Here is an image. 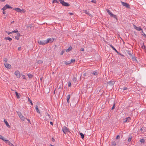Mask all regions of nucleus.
<instances>
[{
    "label": "nucleus",
    "instance_id": "f257e3e1",
    "mask_svg": "<svg viewBox=\"0 0 146 146\" xmlns=\"http://www.w3.org/2000/svg\"><path fill=\"white\" fill-rule=\"evenodd\" d=\"M61 4L63 5L66 7H68L70 6V5L68 3L65 2L64 1L62 0H58Z\"/></svg>",
    "mask_w": 146,
    "mask_h": 146
},
{
    "label": "nucleus",
    "instance_id": "f03ea898",
    "mask_svg": "<svg viewBox=\"0 0 146 146\" xmlns=\"http://www.w3.org/2000/svg\"><path fill=\"white\" fill-rule=\"evenodd\" d=\"M62 130L65 134H66L67 132H70L69 129L65 126H64L62 128Z\"/></svg>",
    "mask_w": 146,
    "mask_h": 146
},
{
    "label": "nucleus",
    "instance_id": "7ed1b4c3",
    "mask_svg": "<svg viewBox=\"0 0 146 146\" xmlns=\"http://www.w3.org/2000/svg\"><path fill=\"white\" fill-rule=\"evenodd\" d=\"M114 82L113 81H110L108 82V84L107 86H110L111 88H113V85L114 84Z\"/></svg>",
    "mask_w": 146,
    "mask_h": 146
},
{
    "label": "nucleus",
    "instance_id": "20e7f679",
    "mask_svg": "<svg viewBox=\"0 0 146 146\" xmlns=\"http://www.w3.org/2000/svg\"><path fill=\"white\" fill-rule=\"evenodd\" d=\"M46 40H40L38 41V44L40 45H45V44H46L47 43H46Z\"/></svg>",
    "mask_w": 146,
    "mask_h": 146
},
{
    "label": "nucleus",
    "instance_id": "39448f33",
    "mask_svg": "<svg viewBox=\"0 0 146 146\" xmlns=\"http://www.w3.org/2000/svg\"><path fill=\"white\" fill-rule=\"evenodd\" d=\"M121 2L122 3V4L123 6H125L127 8H130V5L129 4L123 2L121 1Z\"/></svg>",
    "mask_w": 146,
    "mask_h": 146
},
{
    "label": "nucleus",
    "instance_id": "423d86ee",
    "mask_svg": "<svg viewBox=\"0 0 146 146\" xmlns=\"http://www.w3.org/2000/svg\"><path fill=\"white\" fill-rule=\"evenodd\" d=\"M15 74L16 76L18 78H19L21 76V74L19 72L18 70L15 71Z\"/></svg>",
    "mask_w": 146,
    "mask_h": 146
},
{
    "label": "nucleus",
    "instance_id": "0eeeda50",
    "mask_svg": "<svg viewBox=\"0 0 146 146\" xmlns=\"http://www.w3.org/2000/svg\"><path fill=\"white\" fill-rule=\"evenodd\" d=\"M4 65L5 66V67H6V68H8L9 69H10L11 68V65L8 64L7 63H4Z\"/></svg>",
    "mask_w": 146,
    "mask_h": 146
},
{
    "label": "nucleus",
    "instance_id": "6e6552de",
    "mask_svg": "<svg viewBox=\"0 0 146 146\" xmlns=\"http://www.w3.org/2000/svg\"><path fill=\"white\" fill-rule=\"evenodd\" d=\"M54 39L53 38H48L46 40V43H48V42H52L53 41Z\"/></svg>",
    "mask_w": 146,
    "mask_h": 146
},
{
    "label": "nucleus",
    "instance_id": "1a4fd4ad",
    "mask_svg": "<svg viewBox=\"0 0 146 146\" xmlns=\"http://www.w3.org/2000/svg\"><path fill=\"white\" fill-rule=\"evenodd\" d=\"M131 118L130 117H127L124 120L123 122L126 123V122H128L129 121L131 120Z\"/></svg>",
    "mask_w": 146,
    "mask_h": 146
},
{
    "label": "nucleus",
    "instance_id": "9d476101",
    "mask_svg": "<svg viewBox=\"0 0 146 146\" xmlns=\"http://www.w3.org/2000/svg\"><path fill=\"white\" fill-rule=\"evenodd\" d=\"M110 46L111 47V48H112V49L113 50H115V52H117L119 54L121 55V54L120 53H119V52H118V51H117L115 49V48H114V47L111 44L110 45Z\"/></svg>",
    "mask_w": 146,
    "mask_h": 146
},
{
    "label": "nucleus",
    "instance_id": "9b49d317",
    "mask_svg": "<svg viewBox=\"0 0 146 146\" xmlns=\"http://www.w3.org/2000/svg\"><path fill=\"white\" fill-rule=\"evenodd\" d=\"M45 115L46 116H48V117H47L46 118L45 117V118L44 119L45 120H48L49 119H50V115L47 112H46Z\"/></svg>",
    "mask_w": 146,
    "mask_h": 146
},
{
    "label": "nucleus",
    "instance_id": "f8f14e48",
    "mask_svg": "<svg viewBox=\"0 0 146 146\" xmlns=\"http://www.w3.org/2000/svg\"><path fill=\"white\" fill-rule=\"evenodd\" d=\"M134 28L135 29L138 31H140L141 30H142V29H141L140 27H137L135 25L134 26Z\"/></svg>",
    "mask_w": 146,
    "mask_h": 146
},
{
    "label": "nucleus",
    "instance_id": "ddd939ff",
    "mask_svg": "<svg viewBox=\"0 0 146 146\" xmlns=\"http://www.w3.org/2000/svg\"><path fill=\"white\" fill-rule=\"evenodd\" d=\"M4 122L5 123V124L6 125V126L7 127H8L9 128H10L11 127L9 124L8 122L6 120H5V119H4Z\"/></svg>",
    "mask_w": 146,
    "mask_h": 146
},
{
    "label": "nucleus",
    "instance_id": "4468645a",
    "mask_svg": "<svg viewBox=\"0 0 146 146\" xmlns=\"http://www.w3.org/2000/svg\"><path fill=\"white\" fill-rule=\"evenodd\" d=\"M35 108L37 112L39 113H40V112L39 110L38 106L37 105H36Z\"/></svg>",
    "mask_w": 146,
    "mask_h": 146
},
{
    "label": "nucleus",
    "instance_id": "2eb2a0df",
    "mask_svg": "<svg viewBox=\"0 0 146 146\" xmlns=\"http://www.w3.org/2000/svg\"><path fill=\"white\" fill-rule=\"evenodd\" d=\"M70 97V94L68 95L66 97L67 102L69 103V99Z\"/></svg>",
    "mask_w": 146,
    "mask_h": 146
},
{
    "label": "nucleus",
    "instance_id": "dca6fc26",
    "mask_svg": "<svg viewBox=\"0 0 146 146\" xmlns=\"http://www.w3.org/2000/svg\"><path fill=\"white\" fill-rule=\"evenodd\" d=\"M15 94L16 96V97L18 99H19L20 98V94L18 93L17 92H15Z\"/></svg>",
    "mask_w": 146,
    "mask_h": 146
},
{
    "label": "nucleus",
    "instance_id": "f3484780",
    "mask_svg": "<svg viewBox=\"0 0 146 146\" xmlns=\"http://www.w3.org/2000/svg\"><path fill=\"white\" fill-rule=\"evenodd\" d=\"M106 10L110 16H111V15H112V13L108 9H106Z\"/></svg>",
    "mask_w": 146,
    "mask_h": 146
},
{
    "label": "nucleus",
    "instance_id": "a211bd4d",
    "mask_svg": "<svg viewBox=\"0 0 146 146\" xmlns=\"http://www.w3.org/2000/svg\"><path fill=\"white\" fill-rule=\"evenodd\" d=\"M15 11L18 12H21V9L19 8H15L14 9Z\"/></svg>",
    "mask_w": 146,
    "mask_h": 146
},
{
    "label": "nucleus",
    "instance_id": "6ab92c4d",
    "mask_svg": "<svg viewBox=\"0 0 146 146\" xmlns=\"http://www.w3.org/2000/svg\"><path fill=\"white\" fill-rule=\"evenodd\" d=\"M5 40H9V41H11L12 40V39L11 38L9 37L8 36L7 37H5Z\"/></svg>",
    "mask_w": 146,
    "mask_h": 146
},
{
    "label": "nucleus",
    "instance_id": "aec40b11",
    "mask_svg": "<svg viewBox=\"0 0 146 146\" xmlns=\"http://www.w3.org/2000/svg\"><path fill=\"white\" fill-rule=\"evenodd\" d=\"M20 118L21 119V120L24 121H25V119H26V118H25L23 115H21V116H20Z\"/></svg>",
    "mask_w": 146,
    "mask_h": 146
},
{
    "label": "nucleus",
    "instance_id": "412c9836",
    "mask_svg": "<svg viewBox=\"0 0 146 146\" xmlns=\"http://www.w3.org/2000/svg\"><path fill=\"white\" fill-rule=\"evenodd\" d=\"M131 59H132V60L133 61H136V62H137V60L136 59V58L135 57L132 56V57L131 58Z\"/></svg>",
    "mask_w": 146,
    "mask_h": 146
},
{
    "label": "nucleus",
    "instance_id": "4be33fe9",
    "mask_svg": "<svg viewBox=\"0 0 146 146\" xmlns=\"http://www.w3.org/2000/svg\"><path fill=\"white\" fill-rule=\"evenodd\" d=\"M92 74L95 75H97L98 74V72L97 71H93Z\"/></svg>",
    "mask_w": 146,
    "mask_h": 146
},
{
    "label": "nucleus",
    "instance_id": "5701e85b",
    "mask_svg": "<svg viewBox=\"0 0 146 146\" xmlns=\"http://www.w3.org/2000/svg\"><path fill=\"white\" fill-rule=\"evenodd\" d=\"M83 11V12L86 13V14L88 15L89 16H90L91 15V14L89 13V11H88L87 10H84Z\"/></svg>",
    "mask_w": 146,
    "mask_h": 146
},
{
    "label": "nucleus",
    "instance_id": "b1692460",
    "mask_svg": "<svg viewBox=\"0 0 146 146\" xmlns=\"http://www.w3.org/2000/svg\"><path fill=\"white\" fill-rule=\"evenodd\" d=\"M72 48V47L71 46H70L68 49H66V51L67 52H68L70 51L71 50Z\"/></svg>",
    "mask_w": 146,
    "mask_h": 146
},
{
    "label": "nucleus",
    "instance_id": "393cba45",
    "mask_svg": "<svg viewBox=\"0 0 146 146\" xmlns=\"http://www.w3.org/2000/svg\"><path fill=\"white\" fill-rule=\"evenodd\" d=\"M110 16L112 17H113V18L116 19L117 20V17L116 15H114L112 14V15H111Z\"/></svg>",
    "mask_w": 146,
    "mask_h": 146
},
{
    "label": "nucleus",
    "instance_id": "a878e982",
    "mask_svg": "<svg viewBox=\"0 0 146 146\" xmlns=\"http://www.w3.org/2000/svg\"><path fill=\"white\" fill-rule=\"evenodd\" d=\"M64 63L66 65H68L69 64L71 63V62H70V61H65Z\"/></svg>",
    "mask_w": 146,
    "mask_h": 146
},
{
    "label": "nucleus",
    "instance_id": "bb28decb",
    "mask_svg": "<svg viewBox=\"0 0 146 146\" xmlns=\"http://www.w3.org/2000/svg\"><path fill=\"white\" fill-rule=\"evenodd\" d=\"M3 141H5V143H6V144H8V145H9V144L10 143L9 141L8 140H6L4 139V140Z\"/></svg>",
    "mask_w": 146,
    "mask_h": 146
},
{
    "label": "nucleus",
    "instance_id": "cd10ccee",
    "mask_svg": "<svg viewBox=\"0 0 146 146\" xmlns=\"http://www.w3.org/2000/svg\"><path fill=\"white\" fill-rule=\"evenodd\" d=\"M80 135L81 136V137L82 139H83L84 138V135L82 133H80Z\"/></svg>",
    "mask_w": 146,
    "mask_h": 146
},
{
    "label": "nucleus",
    "instance_id": "c85d7f7f",
    "mask_svg": "<svg viewBox=\"0 0 146 146\" xmlns=\"http://www.w3.org/2000/svg\"><path fill=\"white\" fill-rule=\"evenodd\" d=\"M7 9V6L6 5L2 9V10H5L6 9Z\"/></svg>",
    "mask_w": 146,
    "mask_h": 146
},
{
    "label": "nucleus",
    "instance_id": "c756f323",
    "mask_svg": "<svg viewBox=\"0 0 146 146\" xmlns=\"http://www.w3.org/2000/svg\"><path fill=\"white\" fill-rule=\"evenodd\" d=\"M112 144L113 145L115 146L116 145V143L115 141H112L111 142Z\"/></svg>",
    "mask_w": 146,
    "mask_h": 146
},
{
    "label": "nucleus",
    "instance_id": "7c9ffc66",
    "mask_svg": "<svg viewBox=\"0 0 146 146\" xmlns=\"http://www.w3.org/2000/svg\"><path fill=\"white\" fill-rule=\"evenodd\" d=\"M139 141L141 143H144L145 142V140L144 139H141Z\"/></svg>",
    "mask_w": 146,
    "mask_h": 146
},
{
    "label": "nucleus",
    "instance_id": "2f4dec72",
    "mask_svg": "<svg viewBox=\"0 0 146 146\" xmlns=\"http://www.w3.org/2000/svg\"><path fill=\"white\" fill-rule=\"evenodd\" d=\"M128 53L130 57L132 56H133L132 53L130 51H128Z\"/></svg>",
    "mask_w": 146,
    "mask_h": 146
},
{
    "label": "nucleus",
    "instance_id": "473e14b6",
    "mask_svg": "<svg viewBox=\"0 0 146 146\" xmlns=\"http://www.w3.org/2000/svg\"><path fill=\"white\" fill-rule=\"evenodd\" d=\"M28 101L30 103L31 105H33V104L32 103V101L29 98H28Z\"/></svg>",
    "mask_w": 146,
    "mask_h": 146
},
{
    "label": "nucleus",
    "instance_id": "72a5a7b5",
    "mask_svg": "<svg viewBox=\"0 0 146 146\" xmlns=\"http://www.w3.org/2000/svg\"><path fill=\"white\" fill-rule=\"evenodd\" d=\"M43 62L41 60H39L37 61V63L38 64H41L43 63Z\"/></svg>",
    "mask_w": 146,
    "mask_h": 146
},
{
    "label": "nucleus",
    "instance_id": "f704fd0d",
    "mask_svg": "<svg viewBox=\"0 0 146 146\" xmlns=\"http://www.w3.org/2000/svg\"><path fill=\"white\" fill-rule=\"evenodd\" d=\"M77 79L76 77H74L73 78V81L75 83L77 82Z\"/></svg>",
    "mask_w": 146,
    "mask_h": 146
},
{
    "label": "nucleus",
    "instance_id": "c9c22d12",
    "mask_svg": "<svg viewBox=\"0 0 146 146\" xmlns=\"http://www.w3.org/2000/svg\"><path fill=\"white\" fill-rule=\"evenodd\" d=\"M28 76L29 78H32L33 77V75L30 74H28Z\"/></svg>",
    "mask_w": 146,
    "mask_h": 146
},
{
    "label": "nucleus",
    "instance_id": "e433bc0d",
    "mask_svg": "<svg viewBox=\"0 0 146 146\" xmlns=\"http://www.w3.org/2000/svg\"><path fill=\"white\" fill-rule=\"evenodd\" d=\"M6 5L7 7V9L8 8H9V9H12V7L11 6H10L9 5H7V4Z\"/></svg>",
    "mask_w": 146,
    "mask_h": 146
},
{
    "label": "nucleus",
    "instance_id": "4c0bfd02",
    "mask_svg": "<svg viewBox=\"0 0 146 146\" xmlns=\"http://www.w3.org/2000/svg\"><path fill=\"white\" fill-rule=\"evenodd\" d=\"M0 139H1L3 140H4V138L1 135H0Z\"/></svg>",
    "mask_w": 146,
    "mask_h": 146
},
{
    "label": "nucleus",
    "instance_id": "58836bf2",
    "mask_svg": "<svg viewBox=\"0 0 146 146\" xmlns=\"http://www.w3.org/2000/svg\"><path fill=\"white\" fill-rule=\"evenodd\" d=\"M75 61V60L74 59H72L70 61V62H71V63H74Z\"/></svg>",
    "mask_w": 146,
    "mask_h": 146
},
{
    "label": "nucleus",
    "instance_id": "ea45409f",
    "mask_svg": "<svg viewBox=\"0 0 146 146\" xmlns=\"http://www.w3.org/2000/svg\"><path fill=\"white\" fill-rule=\"evenodd\" d=\"M20 13H24L26 11L24 9H21Z\"/></svg>",
    "mask_w": 146,
    "mask_h": 146
},
{
    "label": "nucleus",
    "instance_id": "a19ab883",
    "mask_svg": "<svg viewBox=\"0 0 146 146\" xmlns=\"http://www.w3.org/2000/svg\"><path fill=\"white\" fill-rule=\"evenodd\" d=\"M17 113H18V114L19 117H20V116H21V115H22L21 113L20 112H18Z\"/></svg>",
    "mask_w": 146,
    "mask_h": 146
},
{
    "label": "nucleus",
    "instance_id": "79ce46f5",
    "mask_svg": "<svg viewBox=\"0 0 146 146\" xmlns=\"http://www.w3.org/2000/svg\"><path fill=\"white\" fill-rule=\"evenodd\" d=\"M18 30L17 29H16V30H15L14 31H13L12 32V33H18Z\"/></svg>",
    "mask_w": 146,
    "mask_h": 146
},
{
    "label": "nucleus",
    "instance_id": "37998d69",
    "mask_svg": "<svg viewBox=\"0 0 146 146\" xmlns=\"http://www.w3.org/2000/svg\"><path fill=\"white\" fill-rule=\"evenodd\" d=\"M62 87L61 86V85H60L59 87H58V90L61 89V90H60V91H61L62 89Z\"/></svg>",
    "mask_w": 146,
    "mask_h": 146
},
{
    "label": "nucleus",
    "instance_id": "c03bdc74",
    "mask_svg": "<svg viewBox=\"0 0 146 146\" xmlns=\"http://www.w3.org/2000/svg\"><path fill=\"white\" fill-rule=\"evenodd\" d=\"M71 85V83L70 82H69L68 83V87H70Z\"/></svg>",
    "mask_w": 146,
    "mask_h": 146
},
{
    "label": "nucleus",
    "instance_id": "a18cd8bd",
    "mask_svg": "<svg viewBox=\"0 0 146 146\" xmlns=\"http://www.w3.org/2000/svg\"><path fill=\"white\" fill-rule=\"evenodd\" d=\"M15 38L16 40H18L19 39V36H15Z\"/></svg>",
    "mask_w": 146,
    "mask_h": 146
},
{
    "label": "nucleus",
    "instance_id": "49530a36",
    "mask_svg": "<svg viewBox=\"0 0 146 146\" xmlns=\"http://www.w3.org/2000/svg\"><path fill=\"white\" fill-rule=\"evenodd\" d=\"M122 89L123 90H125L127 89V88L126 87H123Z\"/></svg>",
    "mask_w": 146,
    "mask_h": 146
},
{
    "label": "nucleus",
    "instance_id": "de8ad7c7",
    "mask_svg": "<svg viewBox=\"0 0 146 146\" xmlns=\"http://www.w3.org/2000/svg\"><path fill=\"white\" fill-rule=\"evenodd\" d=\"M92 2L94 3H96V1L95 0H92L91 1Z\"/></svg>",
    "mask_w": 146,
    "mask_h": 146
},
{
    "label": "nucleus",
    "instance_id": "09e8293b",
    "mask_svg": "<svg viewBox=\"0 0 146 146\" xmlns=\"http://www.w3.org/2000/svg\"><path fill=\"white\" fill-rule=\"evenodd\" d=\"M64 50H62V51L61 52H60V54L61 55H62L64 53Z\"/></svg>",
    "mask_w": 146,
    "mask_h": 146
},
{
    "label": "nucleus",
    "instance_id": "8fccbe9b",
    "mask_svg": "<svg viewBox=\"0 0 146 146\" xmlns=\"http://www.w3.org/2000/svg\"><path fill=\"white\" fill-rule=\"evenodd\" d=\"M115 106V104L114 103L113 105V106H112V107L111 108V110H113L114 109Z\"/></svg>",
    "mask_w": 146,
    "mask_h": 146
},
{
    "label": "nucleus",
    "instance_id": "3c124183",
    "mask_svg": "<svg viewBox=\"0 0 146 146\" xmlns=\"http://www.w3.org/2000/svg\"><path fill=\"white\" fill-rule=\"evenodd\" d=\"M131 137H129L128 138L127 141L128 142H130L131 141Z\"/></svg>",
    "mask_w": 146,
    "mask_h": 146
},
{
    "label": "nucleus",
    "instance_id": "603ef678",
    "mask_svg": "<svg viewBox=\"0 0 146 146\" xmlns=\"http://www.w3.org/2000/svg\"><path fill=\"white\" fill-rule=\"evenodd\" d=\"M22 78L24 79L25 78V76L24 75H22Z\"/></svg>",
    "mask_w": 146,
    "mask_h": 146
},
{
    "label": "nucleus",
    "instance_id": "864d4df0",
    "mask_svg": "<svg viewBox=\"0 0 146 146\" xmlns=\"http://www.w3.org/2000/svg\"><path fill=\"white\" fill-rule=\"evenodd\" d=\"M17 33V36H21L20 33H19L18 32Z\"/></svg>",
    "mask_w": 146,
    "mask_h": 146
},
{
    "label": "nucleus",
    "instance_id": "5fc2aeb1",
    "mask_svg": "<svg viewBox=\"0 0 146 146\" xmlns=\"http://www.w3.org/2000/svg\"><path fill=\"white\" fill-rule=\"evenodd\" d=\"M141 47L142 48L144 49H145V48H146V47L144 45L142 46Z\"/></svg>",
    "mask_w": 146,
    "mask_h": 146
},
{
    "label": "nucleus",
    "instance_id": "6e6d98bb",
    "mask_svg": "<svg viewBox=\"0 0 146 146\" xmlns=\"http://www.w3.org/2000/svg\"><path fill=\"white\" fill-rule=\"evenodd\" d=\"M120 137L119 135H117L116 137L117 139H120Z\"/></svg>",
    "mask_w": 146,
    "mask_h": 146
},
{
    "label": "nucleus",
    "instance_id": "4d7b16f0",
    "mask_svg": "<svg viewBox=\"0 0 146 146\" xmlns=\"http://www.w3.org/2000/svg\"><path fill=\"white\" fill-rule=\"evenodd\" d=\"M10 146H14V145L11 143H10L9 145Z\"/></svg>",
    "mask_w": 146,
    "mask_h": 146
},
{
    "label": "nucleus",
    "instance_id": "13d9d810",
    "mask_svg": "<svg viewBox=\"0 0 146 146\" xmlns=\"http://www.w3.org/2000/svg\"><path fill=\"white\" fill-rule=\"evenodd\" d=\"M86 74H87L86 73L84 74L83 75V76L84 77H83L84 78H85L84 77L86 76Z\"/></svg>",
    "mask_w": 146,
    "mask_h": 146
},
{
    "label": "nucleus",
    "instance_id": "bf43d9fd",
    "mask_svg": "<svg viewBox=\"0 0 146 146\" xmlns=\"http://www.w3.org/2000/svg\"><path fill=\"white\" fill-rule=\"evenodd\" d=\"M26 119L28 121L29 123H31V122H30V121L29 119H28L27 118H26Z\"/></svg>",
    "mask_w": 146,
    "mask_h": 146
},
{
    "label": "nucleus",
    "instance_id": "052dcab7",
    "mask_svg": "<svg viewBox=\"0 0 146 146\" xmlns=\"http://www.w3.org/2000/svg\"><path fill=\"white\" fill-rule=\"evenodd\" d=\"M4 60L5 62H7V58H5L4 59Z\"/></svg>",
    "mask_w": 146,
    "mask_h": 146
},
{
    "label": "nucleus",
    "instance_id": "680f3d73",
    "mask_svg": "<svg viewBox=\"0 0 146 146\" xmlns=\"http://www.w3.org/2000/svg\"><path fill=\"white\" fill-rule=\"evenodd\" d=\"M21 47H19L18 48V50H19L20 51V50H21Z\"/></svg>",
    "mask_w": 146,
    "mask_h": 146
},
{
    "label": "nucleus",
    "instance_id": "e2e57ef3",
    "mask_svg": "<svg viewBox=\"0 0 146 146\" xmlns=\"http://www.w3.org/2000/svg\"><path fill=\"white\" fill-rule=\"evenodd\" d=\"M3 14L4 15H5V14H6V12H5V10H3Z\"/></svg>",
    "mask_w": 146,
    "mask_h": 146
},
{
    "label": "nucleus",
    "instance_id": "0e129e2a",
    "mask_svg": "<svg viewBox=\"0 0 146 146\" xmlns=\"http://www.w3.org/2000/svg\"><path fill=\"white\" fill-rule=\"evenodd\" d=\"M31 27H32V26H31V25H29V26H27V28H31Z\"/></svg>",
    "mask_w": 146,
    "mask_h": 146
},
{
    "label": "nucleus",
    "instance_id": "69168bd1",
    "mask_svg": "<svg viewBox=\"0 0 146 146\" xmlns=\"http://www.w3.org/2000/svg\"><path fill=\"white\" fill-rule=\"evenodd\" d=\"M142 35L143 36H144L145 37L146 36V35L144 33H143V34H142Z\"/></svg>",
    "mask_w": 146,
    "mask_h": 146
},
{
    "label": "nucleus",
    "instance_id": "338daca9",
    "mask_svg": "<svg viewBox=\"0 0 146 146\" xmlns=\"http://www.w3.org/2000/svg\"><path fill=\"white\" fill-rule=\"evenodd\" d=\"M52 141L53 142H54L55 141L53 137L52 138Z\"/></svg>",
    "mask_w": 146,
    "mask_h": 146
},
{
    "label": "nucleus",
    "instance_id": "774afa93",
    "mask_svg": "<svg viewBox=\"0 0 146 146\" xmlns=\"http://www.w3.org/2000/svg\"><path fill=\"white\" fill-rule=\"evenodd\" d=\"M81 50L84 51V50L83 48H81Z\"/></svg>",
    "mask_w": 146,
    "mask_h": 146
}]
</instances>
